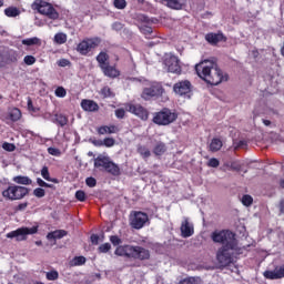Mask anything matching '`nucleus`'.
Listing matches in <instances>:
<instances>
[{"label":"nucleus","instance_id":"nucleus-1","mask_svg":"<svg viewBox=\"0 0 284 284\" xmlns=\"http://www.w3.org/2000/svg\"><path fill=\"white\" fill-rule=\"evenodd\" d=\"M195 73L207 85H220V83L229 81V74L224 73L214 60H202L195 64Z\"/></svg>","mask_w":284,"mask_h":284},{"label":"nucleus","instance_id":"nucleus-2","mask_svg":"<svg viewBox=\"0 0 284 284\" xmlns=\"http://www.w3.org/2000/svg\"><path fill=\"white\" fill-rule=\"evenodd\" d=\"M114 254L120 257H126L134 261L145 262L151 260V251L141 245H120L116 246Z\"/></svg>","mask_w":284,"mask_h":284},{"label":"nucleus","instance_id":"nucleus-3","mask_svg":"<svg viewBox=\"0 0 284 284\" xmlns=\"http://www.w3.org/2000/svg\"><path fill=\"white\" fill-rule=\"evenodd\" d=\"M179 120V113L176 110L170 108H163L160 111L153 113L152 123L158 126H170Z\"/></svg>","mask_w":284,"mask_h":284},{"label":"nucleus","instance_id":"nucleus-4","mask_svg":"<svg viewBox=\"0 0 284 284\" xmlns=\"http://www.w3.org/2000/svg\"><path fill=\"white\" fill-rule=\"evenodd\" d=\"M239 243L232 245H222L216 251V261L221 267H229L234 264V252L236 251Z\"/></svg>","mask_w":284,"mask_h":284},{"label":"nucleus","instance_id":"nucleus-5","mask_svg":"<svg viewBox=\"0 0 284 284\" xmlns=\"http://www.w3.org/2000/svg\"><path fill=\"white\" fill-rule=\"evenodd\" d=\"M166 95V90L161 82H152L149 87L142 90L141 99L144 101H151L152 99H164L163 101H169Z\"/></svg>","mask_w":284,"mask_h":284},{"label":"nucleus","instance_id":"nucleus-6","mask_svg":"<svg viewBox=\"0 0 284 284\" xmlns=\"http://www.w3.org/2000/svg\"><path fill=\"white\" fill-rule=\"evenodd\" d=\"M29 193H30L29 187L11 184L1 192V195L6 201L13 202V201H21L26 199L29 195Z\"/></svg>","mask_w":284,"mask_h":284},{"label":"nucleus","instance_id":"nucleus-7","mask_svg":"<svg viewBox=\"0 0 284 284\" xmlns=\"http://www.w3.org/2000/svg\"><path fill=\"white\" fill-rule=\"evenodd\" d=\"M211 240L215 244H221L222 246H233L237 243L236 234L230 230H216L212 232Z\"/></svg>","mask_w":284,"mask_h":284},{"label":"nucleus","instance_id":"nucleus-8","mask_svg":"<svg viewBox=\"0 0 284 284\" xmlns=\"http://www.w3.org/2000/svg\"><path fill=\"white\" fill-rule=\"evenodd\" d=\"M32 9H36L39 13L45 16L51 20H57L60 17V13L57 9L51 4L42 0H36L32 3Z\"/></svg>","mask_w":284,"mask_h":284},{"label":"nucleus","instance_id":"nucleus-9","mask_svg":"<svg viewBox=\"0 0 284 284\" xmlns=\"http://www.w3.org/2000/svg\"><path fill=\"white\" fill-rule=\"evenodd\" d=\"M101 43L100 38H85L82 41H80L77 45V52L81 54L82 57H88L92 50H95Z\"/></svg>","mask_w":284,"mask_h":284},{"label":"nucleus","instance_id":"nucleus-10","mask_svg":"<svg viewBox=\"0 0 284 284\" xmlns=\"http://www.w3.org/2000/svg\"><path fill=\"white\" fill-rule=\"evenodd\" d=\"M39 231L38 226H32V227H19L14 231H11L7 233L6 237L7 239H16L17 242H23L27 241L28 235H34Z\"/></svg>","mask_w":284,"mask_h":284},{"label":"nucleus","instance_id":"nucleus-11","mask_svg":"<svg viewBox=\"0 0 284 284\" xmlns=\"http://www.w3.org/2000/svg\"><path fill=\"white\" fill-rule=\"evenodd\" d=\"M149 221V214L145 212L132 211L130 214V225L133 230H142Z\"/></svg>","mask_w":284,"mask_h":284},{"label":"nucleus","instance_id":"nucleus-12","mask_svg":"<svg viewBox=\"0 0 284 284\" xmlns=\"http://www.w3.org/2000/svg\"><path fill=\"white\" fill-rule=\"evenodd\" d=\"M173 92L184 99H191L193 93V84L190 80L178 81L173 84Z\"/></svg>","mask_w":284,"mask_h":284},{"label":"nucleus","instance_id":"nucleus-13","mask_svg":"<svg viewBox=\"0 0 284 284\" xmlns=\"http://www.w3.org/2000/svg\"><path fill=\"white\" fill-rule=\"evenodd\" d=\"M164 65L168 72H171L172 74H178V75L182 74V67L176 55H170L165 58Z\"/></svg>","mask_w":284,"mask_h":284},{"label":"nucleus","instance_id":"nucleus-14","mask_svg":"<svg viewBox=\"0 0 284 284\" xmlns=\"http://www.w3.org/2000/svg\"><path fill=\"white\" fill-rule=\"evenodd\" d=\"M128 112L138 116L141 121H148L150 112L141 104H128Z\"/></svg>","mask_w":284,"mask_h":284},{"label":"nucleus","instance_id":"nucleus-15","mask_svg":"<svg viewBox=\"0 0 284 284\" xmlns=\"http://www.w3.org/2000/svg\"><path fill=\"white\" fill-rule=\"evenodd\" d=\"M100 70L108 79H119V77H121V71L116 68V64L111 65L108 63L101 67Z\"/></svg>","mask_w":284,"mask_h":284},{"label":"nucleus","instance_id":"nucleus-16","mask_svg":"<svg viewBox=\"0 0 284 284\" xmlns=\"http://www.w3.org/2000/svg\"><path fill=\"white\" fill-rule=\"evenodd\" d=\"M183 239H189L194 235V226L190 223L189 219H185L180 227Z\"/></svg>","mask_w":284,"mask_h":284},{"label":"nucleus","instance_id":"nucleus-17","mask_svg":"<svg viewBox=\"0 0 284 284\" xmlns=\"http://www.w3.org/2000/svg\"><path fill=\"white\" fill-rule=\"evenodd\" d=\"M80 105L84 112H99L100 110L98 102L93 100L83 99L81 100Z\"/></svg>","mask_w":284,"mask_h":284},{"label":"nucleus","instance_id":"nucleus-18","mask_svg":"<svg viewBox=\"0 0 284 284\" xmlns=\"http://www.w3.org/2000/svg\"><path fill=\"white\" fill-rule=\"evenodd\" d=\"M99 135H112V134H118L120 133V128L118 125L114 124H110V125H101L98 128L97 130Z\"/></svg>","mask_w":284,"mask_h":284},{"label":"nucleus","instance_id":"nucleus-19","mask_svg":"<svg viewBox=\"0 0 284 284\" xmlns=\"http://www.w3.org/2000/svg\"><path fill=\"white\" fill-rule=\"evenodd\" d=\"M205 41L210 43L211 45H217V43H221V41H227V38L223 33H207L205 36Z\"/></svg>","mask_w":284,"mask_h":284},{"label":"nucleus","instance_id":"nucleus-20","mask_svg":"<svg viewBox=\"0 0 284 284\" xmlns=\"http://www.w3.org/2000/svg\"><path fill=\"white\" fill-rule=\"evenodd\" d=\"M110 163V158L108 156H97L94 159V169L100 171H105Z\"/></svg>","mask_w":284,"mask_h":284},{"label":"nucleus","instance_id":"nucleus-21","mask_svg":"<svg viewBox=\"0 0 284 284\" xmlns=\"http://www.w3.org/2000/svg\"><path fill=\"white\" fill-rule=\"evenodd\" d=\"M7 119L10 120L12 123H17L22 119V112L18 108H12L7 113Z\"/></svg>","mask_w":284,"mask_h":284},{"label":"nucleus","instance_id":"nucleus-22","mask_svg":"<svg viewBox=\"0 0 284 284\" xmlns=\"http://www.w3.org/2000/svg\"><path fill=\"white\" fill-rule=\"evenodd\" d=\"M104 172L115 178L121 176V168L113 161H109Z\"/></svg>","mask_w":284,"mask_h":284},{"label":"nucleus","instance_id":"nucleus-23","mask_svg":"<svg viewBox=\"0 0 284 284\" xmlns=\"http://www.w3.org/2000/svg\"><path fill=\"white\" fill-rule=\"evenodd\" d=\"M68 235V231L65 230H55L53 232H49L47 234V240L52 241V240H62Z\"/></svg>","mask_w":284,"mask_h":284},{"label":"nucleus","instance_id":"nucleus-24","mask_svg":"<svg viewBox=\"0 0 284 284\" xmlns=\"http://www.w3.org/2000/svg\"><path fill=\"white\" fill-rule=\"evenodd\" d=\"M12 182L18 185L29 186L32 185V180L26 175H17L12 178Z\"/></svg>","mask_w":284,"mask_h":284},{"label":"nucleus","instance_id":"nucleus-25","mask_svg":"<svg viewBox=\"0 0 284 284\" xmlns=\"http://www.w3.org/2000/svg\"><path fill=\"white\" fill-rule=\"evenodd\" d=\"M166 7L174 10H181L186 3V0H164Z\"/></svg>","mask_w":284,"mask_h":284},{"label":"nucleus","instance_id":"nucleus-26","mask_svg":"<svg viewBox=\"0 0 284 284\" xmlns=\"http://www.w3.org/2000/svg\"><path fill=\"white\" fill-rule=\"evenodd\" d=\"M109 59H110V55L106 52L101 51L97 55L95 61L98 62L99 68H102V67L108 65L110 63Z\"/></svg>","mask_w":284,"mask_h":284},{"label":"nucleus","instance_id":"nucleus-27","mask_svg":"<svg viewBox=\"0 0 284 284\" xmlns=\"http://www.w3.org/2000/svg\"><path fill=\"white\" fill-rule=\"evenodd\" d=\"M41 176H42V179L44 180V181H47V182H51V183H53V184H59L60 183V181H59V179H57V178H51L50 176V172H49V168L48 166H43L42 169H41Z\"/></svg>","mask_w":284,"mask_h":284},{"label":"nucleus","instance_id":"nucleus-28","mask_svg":"<svg viewBox=\"0 0 284 284\" xmlns=\"http://www.w3.org/2000/svg\"><path fill=\"white\" fill-rule=\"evenodd\" d=\"M223 148V141L219 138H214L211 140V143H210V151L212 153H216V152H220Z\"/></svg>","mask_w":284,"mask_h":284},{"label":"nucleus","instance_id":"nucleus-29","mask_svg":"<svg viewBox=\"0 0 284 284\" xmlns=\"http://www.w3.org/2000/svg\"><path fill=\"white\" fill-rule=\"evenodd\" d=\"M54 124L60 128H65L69 124V118L64 114H55L54 115Z\"/></svg>","mask_w":284,"mask_h":284},{"label":"nucleus","instance_id":"nucleus-30","mask_svg":"<svg viewBox=\"0 0 284 284\" xmlns=\"http://www.w3.org/2000/svg\"><path fill=\"white\" fill-rule=\"evenodd\" d=\"M166 152V145L163 142L156 143V145L153 148V154L155 156H162Z\"/></svg>","mask_w":284,"mask_h":284},{"label":"nucleus","instance_id":"nucleus-31","mask_svg":"<svg viewBox=\"0 0 284 284\" xmlns=\"http://www.w3.org/2000/svg\"><path fill=\"white\" fill-rule=\"evenodd\" d=\"M22 45H42V41L41 39H39L38 37H33V38H27L21 40Z\"/></svg>","mask_w":284,"mask_h":284},{"label":"nucleus","instance_id":"nucleus-32","mask_svg":"<svg viewBox=\"0 0 284 284\" xmlns=\"http://www.w3.org/2000/svg\"><path fill=\"white\" fill-rule=\"evenodd\" d=\"M136 152L143 160L151 158V151L144 145H138Z\"/></svg>","mask_w":284,"mask_h":284},{"label":"nucleus","instance_id":"nucleus-33","mask_svg":"<svg viewBox=\"0 0 284 284\" xmlns=\"http://www.w3.org/2000/svg\"><path fill=\"white\" fill-rule=\"evenodd\" d=\"M53 41L54 43H57V45H63L68 41V36L63 32L55 33L53 37Z\"/></svg>","mask_w":284,"mask_h":284},{"label":"nucleus","instance_id":"nucleus-34","mask_svg":"<svg viewBox=\"0 0 284 284\" xmlns=\"http://www.w3.org/2000/svg\"><path fill=\"white\" fill-rule=\"evenodd\" d=\"M20 10L17 7H8L4 9V14L9 18H14L17 16H20Z\"/></svg>","mask_w":284,"mask_h":284},{"label":"nucleus","instance_id":"nucleus-35","mask_svg":"<svg viewBox=\"0 0 284 284\" xmlns=\"http://www.w3.org/2000/svg\"><path fill=\"white\" fill-rule=\"evenodd\" d=\"M27 108L28 112H31V114H38V112H40V106H34L31 98L27 99Z\"/></svg>","mask_w":284,"mask_h":284},{"label":"nucleus","instance_id":"nucleus-36","mask_svg":"<svg viewBox=\"0 0 284 284\" xmlns=\"http://www.w3.org/2000/svg\"><path fill=\"white\" fill-rule=\"evenodd\" d=\"M45 278L49 282H54L59 280V272L57 270H51L49 272H45Z\"/></svg>","mask_w":284,"mask_h":284},{"label":"nucleus","instance_id":"nucleus-37","mask_svg":"<svg viewBox=\"0 0 284 284\" xmlns=\"http://www.w3.org/2000/svg\"><path fill=\"white\" fill-rule=\"evenodd\" d=\"M254 203V199L252 195L250 194H245L242 196V204L245 206V207H251Z\"/></svg>","mask_w":284,"mask_h":284},{"label":"nucleus","instance_id":"nucleus-38","mask_svg":"<svg viewBox=\"0 0 284 284\" xmlns=\"http://www.w3.org/2000/svg\"><path fill=\"white\" fill-rule=\"evenodd\" d=\"M227 169L234 172H241L242 171V164L239 161H233L230 164H225Z\"/></svg>","mask_w":284,"mask_h":284},{"label":"nucleus","instance_id":"nucleus-39","mask_svg":"<svg viewBox=\"0 0 284 284\" xmlns=\"http://www.w3.org/2000/svg\"><path fill=\"white\" fill-rule=\"evenodd\" d=\"M101 97L104 99H110L111 97H114L112 90L110 87H103L100 91Z\"/></svg>","mask_w":284,"mask_h":284},{"label":"nucleus","instance_id":"nucleus-40","mask_svg":"<svg viewBox=\"0 0 284 284\" xmlns=\"http://www.w3.org/2000/svg\"><path fill=\"white\" fill-rule=\"evenodd\" d=\"M112 245L110 243H103L98 247L100 254H106L111 251Z\"/></svg>","mask_w":284,"mask_h":284},{"label":"nucleus","instance_id":"nucleus-41","mask_svg":"<svg viewBox=\"0 0 284 284\" xmlns=\"http://www.w3.org/2000/svg\"><path fill=\"white\" fill-rule=\"evenodd\" d=\"M99 145H104L105 148H113L115 145V140L113 138H105L103 139V142L99 143Z\"/></svg>","mask_w":284,"mask_h":284},{"label":"nucleus","instance_id":"nucleus-42","mask_svg":"<svg viewBox=\"0 0 284 284\" xmlns=\"http://www.w3.org/2000/svg\"><path fill=\"white\" fill-rule=\"evenodd\" d=\"M75 200L81 202V203H84L87 201V194L83 190H78L75 192Z\"/></svg>","mask_w":284,"mask_h":284},{"label":"nucleus","instance_id":"nucleus-43","mask_svg":"<svg viewBox=\"0 0 284 284\" xmlns=\"http://www.w3.org/2000/svg\"><path fill=\"white\" fill-rule=\"evenodd\" d=\"M54 95L59 99H64L67 97V90L63 87H58L54 90Z\"/></svg>","mask_w":284,"mask_h":284},{"label":"nucleus","instance_id":"nucleus-44","mask_svg":"<svg viewBox=\"0 0 284 284\" xmlns=\"http://www.w3.org/2000/svg\"><path fill=\"white\" fill-rule=\"evenodd\" d=\"M113 6L119 10H123L126 8L128 2L126 0H113Z\"/></svg>","mask_w":284,"mask_h":284},{"label":"nucleus","instance_id":"nucleus-45","mask_svg":"<svg viewBox=\"0 0 284 284\" xmlns=\"http://www.w3.org/2000/svg\"><path fill=\"white\" fill-rule=\"evenodd\" d=\"M87 263V257L85 256H74L73 258V264L74 266H82Z\"/></svg>","mask_w":284,"mask_h":284},{"label":"nucleus","instance_id":"nucleus-46","mask_svg":"<svg viewBox=\"0 0 284 284\" xmlns=\"http://www.w3.org/2000/svg\"><path fill=\"white\" fill-rule=\"evenodd\" d=\"M264 277L266 280H271V281H276L278 280L276 271H265L264 272Z\"/></svg>","mask_w":284,"mask_h":284},{"label":"nucleus","instance_id":"nucleus-47","mask_svg":"<svg viewBox=\"0 0 284 284\" xmlns=\"http://www.w3.org/2000/svg\"><path fill=\"white\" fill-rule=\"evenodd\" d=\"M16 145L13 143H9V142H4L2 143V150L6 151V152H14L16 151Z\"/></svg>","mask_w":284,"mask_h":284},{"label":"nucleus","instance_id":"nucleus-48","mask_svg":"<svg viewBox=\"0 0 284 284\" xmlns=\"http://www.w3.org/2000/svg\"><path fill=\"white\" fill-rule=\"evenodd\" d=\"M33 196L37 199H43L45 196V190L42 187H36L33 190Z\"/></svg>","mask_w":284,"mask_h":284},{"label":"nucleus","instance_id":"nucleus-49","mask_svg":"<svg viewBox=\"0 0 284 284\" xmlns=\"http://www.w3.org/2000/svg\"><path fill=\"white\" fill-rule=\"evenodd\" d=\"M114 114H115V116H116L118 120H124V119H125L126 111H125V109H123V108L115 109Z\"/></svg>","mask_w":284,"mask_h":284},{"label":"nucleus","instance_id":"nucleus-50","mask_svg":"<svg viewBox=\"0 0 284 284\" xmlns=\"http://www.w3.org/2000/svg\"><path fill=\"white\" fill-rule=\"evenodd\" d=\"M247 148V141L241 140L239 142H234V151L243 150Z\"/></svg>","mask_w":284,"mask_h":284},{"label":"nucleus","instance_id":"nucleus-51","mask_svg":"<svg viewBox=\"0 0 284 284\" xmlns=\"http://www.w3.org/2000/svg\"><path fill=\"white\" fill-rule=\"evenodd\" d=\"M23 63H24L26 65H34V63H37V59H36V57H33V55H26V57L23 58Z\"/></svg>","mask_w":284,"mask_h":284},{"label":"nucleus","instance_id":"nucleus-52","mask_svg":"<svg viewBox=\"0 0 284 284\" xmlns=\"http://www.w3.org/2000/svg\"><path fill=\"white\" fill-rule=\"evenodd\" d=\"M220 165H221V162H220V160L216 159V158H212V159H210L209 162H207V166H209V168H212V169H217Z\"/></svg>","mask_w":284,"mask_h":284},{"label":"nucleus","instance_id":"nucleus-53","mask_svg":"<svg viewBox=\"0 0 284 284\" xmlns=\"http://www.w3.org/2000/svg\"><path fill=\"white\" fill-rule=\"evenodd\" d=\"M110 242L113 246L120 247V245L122 244V239H120L118 235H111Z\"/></svg>","mask_w":284,"mask_h":284},{"label":"nucleus","instance_id":"nucleus-54","mask_svg":"<svg viewBox=\"0 0 284 284\" xmlns=\"http://www.w3.org/2000/svg\"><path fill=\"white\" fill-rule=\"evenodd\" d=\"M85 185H87L88 187H90V189L95 187V186H97V179H95V178H92V176L87 178V179H85Z\"/></svg>","mask_w":284,"mask_h":284},{"label":"nucleus","instance_id":"nucleus-55","mask_svg":"<svg viewBox=\"0 0 284 284\" xmlns=\"http://www.w3.org/2000/svg\"><path fill=\"white\" fill-rule=\"evenodd\" d=\"M57 65L59 68H68L70 65H72L71 61L68 60V59H60L58 62H57Z\"/></svg>","mask_w":284,"mask_h":284},{"label":"nucleus","instance_id":"nucleus-56","mask_svg":"<svg viewBox=\"0 0 284 284\" xmlns=\"http://www.w3.org/2000/svg\"><path fill=\"white\" fill-rule=\"evenodd\" d=\"M124 29V24L122 22L115 21L112 23V30L115 32H121Z\"/></svg>","mask_w":284,"mask_h":284},{"label":"nucleus","instance_id":"nucleus-57","mask_svg":"<svg viewBox=\"0 0 284 284\" xmlns=\"http://www.w3.org/2000/svg\"><path fill=\"white\" fill-rule=\"evenodd\" d=\"M275 273H276L277 280L284 278V265H281L280 267H275Z\"/></svg>","mask_w":284,"mask_h":284},{"label":"nucleus","instance_id":"nucleus-58","mask_svg":"<svg viewBox=\"0 0 284 284\" xmlns=\"http://www.w3.org/2000/svg\"><path fill=\"white\" fill-rule=\"evenodd\" d=\"M178 284H197V280L195 277H187L180 281Z\"/></svg>","mask_w":284,"mask_h":284},{"label":"nucleus","instance_id":"nucleus-59","mask_svg":"<svg viewBox=\"0 0 284 284\" xmlns=\"http://www.w3.org/2000/svg\"><path fill=\"white\" fill-rule=\"evenodd\" d=\"M28 205L29 203L28 202H23V203H19L17 206H16V211L17 212H23L28 209Z\"/></svg>","mask_w":284,"mask_h":284},{"label":"nucleus","instance_id":"nucleus-60","mask_svg":"<svg viewBox=\"0 0 284 284\" xmlns=\"http://www.w3.org/2000/svg\"><path fill=\"white\" fill-rule=\"evenodd\" d=\"M99 240H100V236L98 234H92L90 236V241H91L92 245H98L99 244Z\"/></svg>","mask_w":284,"mask_h":284},{"label":"nucleus","instance_id":"nucleus-61","mask_svg":"<svg viewBox=\"0 0 284 284\" xmlns=\"http://www.w3.org/2000/svg\"><path fill=\"white\" fill-rule=\"evenodd\" d=\"M37 184L40 187H47L48 183L45 181H43L41 178H37Z\"/></svg>","mask_w":284,"mask_h":284},{"label":"nucleus","instance_id":"nucleus-62","mask_svg":"<svg viewBox=\"0 0 284 284\" xmlns=\"http://www.w3.org/2000/svg\"><path fill=\"white\" fill-rule=\"evenodd\" d=\"M58 152H59L58 149H54V148H49V149H48V153H49L50 155H55Z\"/></svg>","mask_w":284,"mask_h":284},{"label":"nucleus","instance_id":"nucleus-63","mask_svg":"<svg viewBox=\"0 0 284 284\" xmlns=\"http://www.w3.org/2000/svg\"><path fill=\"white\" fill-rule=\"evenodd\" d=\"M280 212L284 214V199H282L280 202Z\"/></svg>","mask_w":284,"mask_h":284},{"label":"nucleus","instance_id":"nucleus-64","mask_svg":"<svg viewBox=\"0 0 284 284\" xmlns=\"http://www.w3.org/2000/svg\"><path fill=\"white\" fill-rule=\"evenodd\" d=\"M281 54L284 57V42H283V45L281 48Z\"/></svg>","mask_w":284,"mask_h":284}]
</instances>
